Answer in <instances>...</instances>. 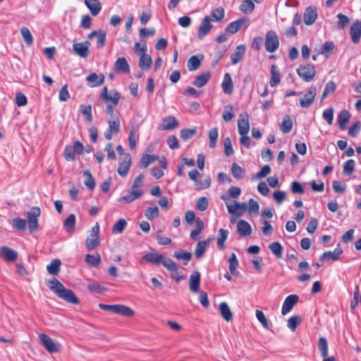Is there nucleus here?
<instances>
[{
  "label": "nucleus",
  "mask_w": 361,
  "mask_h": 361,
  "mask_svg": "<svg viewBox=\"0 0 361 361\" xmlns=\"http://www.w3.org/2000/svg\"><path fill=\"white\" fill-rule=\"evenodd\" d=\"M143 193L144 192H135L130 190L128 195L119 197L118 199V201L121 203L129 204L134 201L135 200L142 197Z\"/></svg>",
  "instance_id": "obj_28"
},
{
  "label": "nucleus",
  "mask_w": 361,
  "mask_h": 361,
  "mask_svg": "<svg viewBox=\"0 0 361 361\" xmlns=\"http://www.w3.org/2000/svg\"><path fill=\"white\" fill-rule=\"evenodd\" d=\"M100 97L106 102L111 101L114 105H117L121 97L120 94L116 91L114 92L111 95H109L108 89L106 87H104L100 94Z\"/></svg>",
  "instance_id": "obj_23"
},
{
  "label": "nucleus",
  "mask_w": 361,
  "mask_h": 361,
  "mask_svg": "<svg viewBox=\"0 0 361 361\" xmlns=\"http://www.w3.org/2000/svg\"><path fill=\"white\" fill-rule=\"evenodd\" d=\"M131 166V156L130 154L127 153L124 154V158L123 161L119 163L117 172L118 173L122 176L125 177L130 169Z\"/></svg>",
  "instance_id": "obj_16"
},
{
  "label": "nucleus",
  "mask_w": 361,
  "mask_h": 361,
  "mask_svg": "<svg viewBox=\"0 0 361 361\" xmlns=\"http://www.w3.org/2000/svg\"><path fill=\"white\" fill-rule=\"evenodd\" d=\"M84 2L93 16H97L102 10V4L99 0H85Z\"/></svg>",
  "instance_id": "obj_22"
},
{
  "label": "nucleus",
  "mask_w": 361,
  "mask_h": 361,
  "mask_svg": "<svg viewBox=\"0 0 361 361\" xmlns=\"http://www.w3.org/2000/svg\"><path fill=\"white\" fill-rule=\"evenodd\" d=\"M350 35L352 42L357 44L360 42L361 37V21L357 20L354 22L350 28Z\"/></svg>",
  "instance_id": "obj_18"
},
{
  "label": "nucleus",
  "mask_w": 361,
  "mask_h": 361,
  "mask_svg": "<svg viewBox=\"0 0 361 361\" xmlns=\"http://www.w3.org/2000/svg\"><path fill=\"white\" fill-rule=\"evenodd\" d=\"M302 318L299 315L290 317L288 320L287 326L292 331H295L298 326L301 323Z\"/></svg>",
  "instance_id": "obj_50"
},
{
  "label": "nucleus",
  "mask_w": 361,
  "mask_h": 361,
  "mask_svg": "<svg viewBox=\"0 0 361 361\" xmlns=\"http://www.w3.org/2000/svg\"><path fill=\"white\" fill-rule=\"evenodd\" d=\"M219 310L221 315L226 322H230L233 319V313L226 302H222L219 304Z\"/></svg>",
  "instance_id": "obj_31"
},
{
  "label": "nucleus",
  "mask_w": 361,
  "mask_h": 361,
  "mask_svg": "<svg viewBox=\"0 0 361 361\" xmlns=\"http://www.w3.org/2000/svg\"><path fill=\"white\" fill-rule=\"evenodd\" d=\"M39 338L43 345V346L49 351V353H56L59 350L60 344L58 342H56L49 336L46 334H41L39 335Z\"/></svg>",
  "instance_id": "obj_7"
},
{
  "label": "nucleus",
  "mask_w": 361,
  "mask_h": 361,
  "mask_svg": "<svg viewBox=\"0 0 361 361\" xmlns=\"http://www.w3.org/2000/svg\"><path fill=\"white\" fill-rule=\"evenodd\" d=\"M225 16V11L222 7H218L215 9H213L211 11L210 18L212 20L216 22H221Z\"/></svg>",
  "instance_id": "obj_43"
},
{
  "label": "nucleus",
  "mask_w": 361,
  "mask_h": 361,
  "mask_svg": "<svg viewBox=\"0 0 361 361\" xmlns=\"http://www.w3.org/2000/svg\"><path fill=\"white\" fill-rule=\"evenodd\" d=\"M196 132L195 128H184L180 130V136L183 140L186 141L192 138L196 134Z\"/></svg>",
  "instance_id": "obj_57"
},
{
  "label": "nucleus",
  "mask_w": 361,
  "mask_h": 361,
  "mask_svg": "<svg viewBox=\"0 0 361 361\" xmlns=\"http://www.w3.org/2000/svg\"><path fill=\"white\" fill-rule=\"evenodd\" d=\"M350 118V114L347 110H342L338 116V121L341 130L346 128V124Z\"/></svg>",
  "instance_id": "obj_38"
},
{
  "label": "nucleus",
  "mask_w": 361,
  "mask_h": 361,
  "mask_svg": "<svg viewBox=\"0 0 361 361\" xmlns=\"http://www.w3.org/2000/svg\"><path fill=\"white\" fill-rule=\"evenodd\" d=\"M281 81V74L278 71L276 65H272L271 67V79L269 84L271 87H275Z\"/></svg>",
  "instance_id": "obj_37"
},
{
  "label": "nucleus",
  "mask_w": 361,
  "mask_h": 361,
  "mask_svg": "<svg viewBox=\"0 0 361 361\" xmlns=\"http://www.w3.org/2000/svg\"><path fill=\"white\" fill-rule=\"evenodd\" d=\"M85 262L93 267H97L101 262V257L99 253L94 255L87 254L85 257Z\"/></svg>",
  "instance_id": "obj_41"
},
{
  "label": "nucleus",
  "mask_w": 361,
  "mask_h": 361,
  "mask_svg": "<svg viewBox=\"0 0 361 361\" xmlns=\"http://www.w3.org/2000/svg\"><path fill=\"white\" fill-rule=\"evenodd\" d=\"M297 73L304 81L310 82L315 76V67L311 64L300 65L297 69Z\"/></svg>",
  "instance_id": "obj_6"
},
{
  "label": "nucleus",
  "mask_w": 361,
  "mask_h": 361,
  "mask_svg": "<svg viewBox=\"0 0 361 361\" xmlns=\"http://www.w3.org/2000/svg\"><path fill=\"white\" fill-rule=\"evenodd\" d=\"M75 224V216L73 214H69L63 222V226L67 232H72L73 231Z\"/></svg>",
  "instance_id": "obj_48"
},
{
  "label": "nucleus",
  "mask_w": 361,
  "mask_h": 361,
  "mask_svg": "<svg viewBox=\"0 0 361 361\" xmlns=\"http://www.w3.org/2000/svg\"><path fill=\"white\" fill-rule=\"evenodd\" d=\"M61 261L59 259H55L47 266V271L50 274L56 275L60 271Z\"/></svg>",
  "instance_id": "obj_46"
},
{
  "label": "nucleus",
  "mask_w": 361,
  "mask_h": 361,
  "mask_svg": "<svg viewBox=\"0 0 361 361\" xmlns=\"http://www.w3.org/2000/svg\"><path fill=\"white\" fill-rule=\"evenodd\" d=\"M247 209L250 214H258L259 210V203L254 199H250Z\"/></svg>",
  "instance_id": "obj_64"
},
{
  "label": "nucleus",
  "mask_w": 361,
  "mask_h": 361,
  "mask_svg": "<svg viewBox=\"0 0 361 361\" xmlns=\"http://www.w3.org/2000/svg\"><path fill=\"white\" fill-rule=\"evenodd\" d=\"M271 252L274 255L276 259H281L283 256V247L279 242H273L268 246Z\"/></svg>",
  "instance_id": "obj_40"
},
{
  "label": "nucleus",
  "mask_w": 361,
  "mask_h": 361,
  "mask_svg": "<svg viewBox=\"0 0 361 361\" xmlns=\"http://www.w3.org/2000/svg\"><path fill=\"white\" fill-rule=\"evenodd\" d=\"M159 159V157L157 155L154 154H144L139 163V166L140 168L145 169L147 168L149 164Z\"/></svg>",
  "instance_id": "obj_35"
},
{
  "label": "nucleus",
  "mask_w": 361,
  "mask_h": 361,
  "mask_svg": "<svg viewBox=\"0 0 361 361\" xmlns=\"http://www.w3.org/2000/svg\"><path fill=\"white\" fill-rule=\"evenodd\" d=\"M230 272L234 276H238L239 272L237 270L238 260L235 253H232L228 259Z\"/></svg>",
  "instance_id": "obj_45"
},
{
  "label": "nucleus",
  "mask_w": 361,
  "mask_h": 361,
  "mask_svg": "<svg viewBox=\"0 0 361 361\" xmlns=\"http://www.w3.org/2000/svg\"><path fill=\"white\" fill-rule=\"evenodd\" d=\"M318 348L322 357L328 356V341L326 338L320 337L318 341Z\"/></svg>",
  "instance_id": "obj_51"
},
{
  "label": "nucleus",
  "mask_w": 361,
  "mask_h": 361,
  "mask_svg": "<svg viewBox=\"0 0 361 361\" xmlns=\"http://www.w3.org/2000/svg\"><path fill=\"white\" fill-rule=\"evenodd\" d=\"M221 87L225 94H231L233 92V85L231 76L229 73H226L221 83Z\"/></svg>",
  "instance_id": "obj_30"
},
{
  "label": "nucleus",
  "mask_w": 361,
  "mask_h": 361,
  "mask_svg": "<svg viewBox=\"0 0 361 361\" xmlns=\"http://www.w3.org/2000/svg\"><path fill=\"white\" fill-rule=\"evenodd\" d=\"M245 46L244 44L238 45L231 56V60L232 63H238L245 55Z\"/></svg>",
  "instance_id": "obj_29"
},
{
  "label": "nucleus",
  "mask_w": 361,
  "mask_h": 361,
  "mask_svg": "<svg viewBox=\"0 0 361 361\" xmlns=\"http://www.w3.org/2000/svg\"><path fill=\"white\" fill-rule=\"evenodd\" d=\"M279 39L278 35L274 30L267 31L265 37V49L267 52H275L279 47Z\"/></svg>",
  "instance_id": "obj_4"
},
{
  "label": "nucleus",
  "mask_w": 361,
  "mask_h": 361,
  "mask_svg": "<svg viewBox=\"0 0 361 361\" xmlns=\"http://www.w3.org/2000/svg\"><path fill=\"white\" fill-rule=\"evenodd\" d=\"M174 257L177 259L183 260V264L186 265V264H188V262L191 259L192 255L188 251L181 250L179 251H176L174 252Z\"/></svg>",
  "instance_id": "obj_44"
},
{
  "label": "nucleus",
  "mask_w": 361,
  "mask_h": 361,
  "mask_svg": "<svg viewBox=\"0 0 361 361\" xmlns=\"http://www.w3.org/2000/svg\"><path fill=\"white\" fill-rule=\"evenodd\" d=\"M147 45L143 44L140 48V53H139V67L144 71H147L152 67V59L149 55L146 54Z\"/></svg>",
  "instance_id": "obj_8"
},
{
  "label": "nucleus",
  "mask_w": 361,
  "mask_h": 361,
  "mask_svg": "<svg viewBox=\"0 0 361 361\" xmlns=\"http://www.w3.org/2000/svg\"><path fill=\"white\" fill-rule=\"evenodd\" d=\"M27 221L25 219L19 217L13 219V227L17 231H23L26 228Z\"/></svg>",
  "instance_id": "obj_54"
},
{
  "label": "nucleus",
  "mask_w": 361,
  "mask_h": 361,
  "mask_svg": "<svg viewBox=\"0 0 361 361\" xmlns=\"http://www.w3.org/2000/svg\"><path fill=\"white\" fill-rule=\"evenodd\" d=\"M178 121L174 116H169L162 119V123L159 127V130H173L178 126Z\"/></svg>",
  "instance_id": "obj_17"
},
{
  "label": "nucleus",
  "mask_w": 361,
  "mask_h": 361,
  "mask_svg": "<svg viewBox=\"0 0 361 361\" xmlns=\"http://www.w3.org/2000/svg\"><path fill=\"white\" fill-rule=\"evenodd\" d=\"M334 110L332 107L326 109L322 114L323 118L327 122L329 125H331L334 120Z\"/></svg>",
  "instance_id": "obj_63"
},
{
  "label": "nucleus",
  "mask_w": 361,
  "mask_h": 361,
  "mask_svg": "<svg viewBox=\"0 0 361 361\" xmlns=\"http://www.w3.org/2000/svg\"><path fill=\"white\" fill-rule=\"evenodd\" d=\"M20 33L26 44L27 46L32 45L33 43V37L29 29L26 27H23L20 29Z\"/></svg>",
  "instance_id": "obj_53"
},
{
  "label": "nucleus",
  "mask_w": 361,
  "mask_h": 361,
  "mask_svg": "<svg viewBox=\"0 0 361 361\" xmlns=\"http://www.w3.org/2000/svg\"><path fill=\"white\" fill-rule=\"evenodd\" d=\"M142 258L146 262L154 264L161 263L166 269L171 272L176 271L178 269V266L173 260L157 252L147 253Z\"/></svg>",
  "instance_id": "obj_2"
},
{
  "label": "nucleus",
  "mask_w": 361,
  "mask_h": 361,
  "mask_svg": "<svg viewBox=\"0 0 361 361\" xmlns=\"http://www.w3.org/2000/svg\"><path fill=\"white\" fill-rule=\"evenodd\" d=\"M293 123L290 116L286 115L284 116L281 124L280 125V130L283 133H288L293 128Z\"/></svg>",
  "instance_id": "obj_39"
},
{
  "label": "nucleus",
  "mask_w": 361,
  "mask_h": 361,
  "mask_svg": "<svg viewBox=\"0 0 361 361\" xmlns=\"http://www.w3.org/2000/svg\"><path fill=\"white\" fill-rule=\"evenodd\" d=\"M126 226V221L124 219H121L113 226L112 232L114 233H121Z\"/></svg>",
  "instance_id": "obj_56"
},
{
  "label": "nucleus",
  "mask_w": 361,
  "mask_h": 361,
  "mask_svg": "<svg viewBox=\"0 0 361 361\" xmlns=\"http://www.w3.org/2000/svg\"><path fill=\"white\" fill-rule=\"evenodd\" d=\"M210 240L211 239L208 238L207 240L199 241L197 243L195 250V255L197 258H201L204 255L207 246L208 245Z\"/></svg>",
  "instance_id": "obj_36"
},
{
  "label": "nucleus",
  "mask_w": 361,
  "mask_h": 361,
  "mask_svg": "<svg viewBox=\"0 0 361 361\" xmlns=\"http://www.w3.org/2000/svg\"><path fill=\"white\" fill-rule=\"evenodd\" d=\"M90 42L85 41L83 42H77L73 44V50L74 53L81 58H87L90 54L89 47Z\"/></svg>",
  "instance_id": "obj_10"
},
{
  "label": "nucleus",
  "mask_w": 361,
  "mask_h": 361,
  "mask_svg": "<svg viewBox=\"0 0 361 361\" xmlns=\"http://www.w3.org/2000/svg\"><path fill=\"white\" fill-rule=\"evenodd\" d=\"M355 163L353 159L346 161L343 165V172L345 175H351L355 169Z\"/></svg>",
  "instance_id": "obj_61"
},
{
  "label": "nucleus",
  "mask_w": 361,
  "mask_h": 361,
  "mask_svg": "<svg viewBox=\"0 0 361 361\" xmlns=\"http://www.w3.org/2000/svg\"><path fill=\"white\" fill-rule=\"evenodd\" d=\"M115 314L123 316V317H132L134 315V310L124 305H116Z\"/></svg>",
  "instance_id": "obj_34"
},
{
  "label": "nucleus",
  "mask_w": 361,
  "mask_h": 361,
  "mask_svg": "<svg viewBox=\"0 0 361 361\" xmlns=\"http://www.w3.org/2000/svg\"><path fill=\"white\" fill-rule=\"evenodd\" d=\"M237 230L241 236H249L252 233V228L248 222L245 220H240L237 224Z\"/></svg>",
  "instance_id": "obj_25"
},
{
  "label": "nucleus",
  "mask_w": 361,
  "mask_h": 361,
  "mask_svg": "<svg viewBox=\"0 0 361 361\" xmlns=\"http://www.w3.org/2000/svg\"><path fill=\"white\" fill-rule=\"evenodd\" d=\"M104 78H105L103 74L98 75L95 73H92L86 78V80L91 87H94L102 85L104 82Z\"/></svg>",
  "instance_id": "obj_24"
},
{
  "label": "nucleus",
  "mask_w": 361,
  "mask_h": 361,
  "mask_svg": "<svg viewBox=\"0 0 361 361\" xmlns=\"http://www.w3.org/2000/svg\"><path fill=\"white\" fill-rule=\"evenodd\" d=\"M255 6L252 1L245 0L240 6V10L244 13H250L255 10Z\"/></svg>",
  "instance_id": "obj_49"
},
{
  "label": "nucleus",
  "mask_w": 361,
  "mask_h": 361,
  "mask_svg": "<svg viewBox=\"0 0 361 361\" xmlns=\"http://www.w3.org/2000/svg\"><path fill=\"white\" fill-rule=\"evenodd\" d=\"M238 132L240 135H245L248 133L250 130V124L248 121V115L246 114L244 118L243 115H240V118L238 121Z\"/></svg>",
  "instance_id": "obj_19"
},
{
  "label": "nucleus",
  "mask_w": 361,
  "mask_h": 361,
  "mask_svg": "<svg viewBox=\"0 0 361 361\" xmlns=\"http://www.w3.org/2000/svg\"><path fill=\"white\" fill-rule=\"evenodd\" d=\"M115 71L121 73H126L130 71V66L124 57L118 58L114 63Z\"/></svg>",
  "instance_id": "obj_26"
},
{
  "label": "nucleus",
  "mask_w": 361,
  "mask_h": 361,
  "mask_svg": "<svg viewBox=\"0 0 361 361\" xmlns=\"http://www.w3.org/2000/svg\"><path fill=\"white\" fill-rule=\"evenodd\" d=\"M298 300L299 297L295 294L286 297L281 308V314L286 315L290 312L295 305L298 302Z\"/></svg>",
  "instance_id": "obj_15"
},
{
  "label": "nucleus",
  "mask_w": 361,
  "mask_h": 361,
  "mask_svg": "<svg viewBox=\"0 0 361 361\" xmlns=\"http://www.w3.org/2000/svg\"><path fill=\"white\" fill-rule=\"evenodd\" d=\"M108 124V129L113 132L114 134H118L120 132V121L118 118L114 120H109Z\"/></svg>",
  "instance_id": "obj_62"
},
{
  "label": "nucleus",
  "mask_w": 361,
  "mask_h": 361,
  "mask_svg": "<svg viewBox=\"0 0 361 361\" xmlns=\"http://www.w3.org/2000/svg\"><path fill=\"white\" fill-rule=\"evenodd\" d=\"M218 128H213L209 131V147L212 149H214L216 146V141L218 138Z\"/></svg>",
  "instance_id": "obj_52"
},
{
  "label": "nucleus",
  "mask_w": 361,
  "mask_h": 361,
  "mask_svg": "<svg viewBox=\"0 0 361 361\" xmlns=\"http://www.w3.org/2000/svg\"><path fill=\"white\" fill-rule=\"evenodd\" d=\"M317 95V91L315 87H310L307 92L304 94V97L300 99V104L302 108L310 107L313 102L314 101Z\"/></svg>",
  "instance_id": "obj_13"
},
{
  "label": "nucleus",
  "mask_w": 361,
  "mask_h": 361,
  "mask_svg": "<svg viewBox=\"0 0 361 361\" xmlns=\"http://www.w3.org/2000/svg\"><path fill=\"white\" fill-rule=\"evenodd\" d=\"M48 286L59 298L71 304H79V300L74 293L71 289L65 288L58 279L50 280L48 282Z\"/></svg>",
  "instance_id": "obj_1"
},
{
  "label": "nucleus",
  "mask_w": 361,
  "mask_h": 361,
  "mask_svg": "<svg viewBox=\"0 0 361 361\" xmlns=\"http://www.w3.org/2000/svg\"><path fill=\"white\" fill-rule=\"evenodd\" d=\"M1 255L6 261L13 262L17 259L18 253L8 247L2 246L1 247Z\"/></svg>",
  "instance_id": "obj_27"
},
{
  "label": "nucleus",
  "mask_w": 361,
  "mask_h": 361,
  "mask_svg": "<svg viewBox=\"0 0 361 361\" xmlns=\"http://www.w3.org/2000/svg\"><path fill=\"white\" fill-rule=\"evenodd\" d=\"M210 77H211L210 71H206V72L202 73L201 75L197 76L195 78L194 81L192 82V84L195 87H202L207 83Z\"/></svg>",
  "instance_id": "obj_33"
},
{
  "label": "nucleus",
  "mask_w": 361,
  "mask_h": 361,
  "mask_svg": "<svg viewBox=\"0 0 361 361\" xmlns=\"http://www.w3.org/2000/svg\"><path fill=\"white\" fill-rule=\"evenodd\" d=\"M212 19L209 16H205L198 27L197 37L199 39H203L212 29L213 25L211 23Z\"/></svg>",
  "instance_id": "obj_9"
},
{
  "label": "nucleus",
  "mask_w": 361,
  "mask_h": 361,
  "mask_svg": "<svg viewBox=\"0 0 361 361\" xmlns=\"http://www.w3.org/2000/svg\"><path fill=\"white\" fill-rule=\"evenodd\" d=\"M343 253V250L339 247V245L334 251H327L324 252L320 256L321 261H326L329 259H331L334 261H336L339 259L340 255Z\"/></svg>",
  "instance_id": "obj_21"
},
{
  "label": "nucleus",
  "mask_w": 361,
  "mask_h": 361,
  "mask_svg": "<svg viewBox=\"0 0 361 361\" xmlns=\"http://www.w3.org/2000/svg\"><path fill=\"white\" fill-rule=\"evenodd\" d=\"M201 61L197 56H192L188 61V69L189 71H196L200 68Z\"/></svg>",
  "instance_id": "obj_47"
},
{
  "label": "nucleus",
  "mask_w": 361,
  "mask_h": 361,
  "mask_svg": "<svg viewBox=\"0 0 361 361\" xmlns=\"http://www.w3.org/2000/svg\"><path fill=\"white\" fill-rule=\"evenodd\" d=\"M231 173L235 179H243L245 176V171L237 163L232 164Z\"/></svg>",
  "instance_id": "obj_42"
},
{
  "label": "nucleus",
  "mask_w": 361,
  "mask_h": 361,
  "mask_svg": "<svg viewBox=\"0 0 361 361\" xmlns=\"http://www.w3.org/2000/svg\"><path fill=\"white\" fill-rule=\"evenodd\" d=\"M99 225L98 223L92 228L90 233L86 239L85 246L88 250H92L98 247L100 244L99 239Z\"/></svg>",
  "instance_id": "obj_5"
},
{
  "label": "nucleus",
  "mask_w": 361,
  "mask_h": 361,
  "mask_svg": "<svg viewBox=\"0 0 361 361\" xmlns=\"http://www.w3.org/2000/svg\"><path fill=\"white\" fill-rule=\"evenodd\" d=\"M80 112L85 116V120L88 123H91L92 121V106L90 104L85 106H80Z\"/></svg>",
  "instance_id": "obj_55"
},
{
  "label": "nucleus",
  "mask_w": 361,
  "mask_h": 361,
  "mask_svg": "<svg viewBox=\"0 0 361 361\" xmlns=\"http://www.w3.org/2000/svg\"><path fill=\"white\" fill-rule=\"evenodd\" d=\"M337 18L338 19L337 25L341 30L344 29L350 23L349 18L343 13H338Z\"/></svg>",
  "instance_id": "obj_59"
},
{
  "label": "nucleus",
  "mask_w": 361,
  "mask_h": 361,
  "mask_svg": "<svg viewBox=\"0 0 361 361\" xmlns=\"http://www.w3.org/2000/svg\"><path fill=\"white\" fill-rule=\"evenodd\" d=\"M41 214L40 208L38 207H33L26 213L27 222L28 229L32 233L39 228L38 217Z\"/></svg>",
  "instance_id": "obj_3"
},
{
  "label": "nucleus",
  "mask_w": 361,
  "mask_h": 361,
  "mask_svg": "<svg viewBox=\"0 0 361 361\" xmlns=\"http://www.w3.org/2000/svg\"><path fill=\"white\" fill-rule=\"evenodd\" d=\"M228 212L230 214L240 217L247 209V204L245 202L239 203L235 202L234 204H226Z\"/></svg>",
  "instance_id": "obj_11"
},
{
  "label": "nucleus",
  "mask_w": 361,
  "mask_h": 361,
  "mask_svg": "<svg viewBox=\"0 0 361 361\" xmlns=\"http://www.w3.org/2000/svg\"><path fill=\"white\" fill-rule=\"evenodd\" d=\"M159 211L157 206L149 207L145 211V216L149 220H152L159 216Z\"/></svg>",
  "instance_id": "obj_58"
},
{
  "label": "nucleus",
  "mask_w": 361,
  "mask_h": 361,
  "mask_svg": "<svg viewBox=\"0 0 361 361\" xmlns=\"http://www.w3.org/2000/svg\"><path fill=\"white\" fill-rule=\"evenodd\" d=\"M83 174L87 177L85 185L88 189L92 190L95 187V181L93 176L89 171H85Z\"/></svg>",
  "instance_id": "obj_60"
},
{
  "label": "nucleus",
  "mask_w": 361,
  "mask_h": 361,
  "mask_svg": "<svg viewBox=\"0 0 361 361\" xmlns=\"http://www.w3.org/2000/svg\"><path fill=\"white\" fill-rule=\"evenodd\" d=\"M249 22V18L243 17L235 21L230 23L226 27L225 30L226 32L231 34L236 33L244 25L247 24Z\"/></svg>",
  "instance_id": "obj_12"
},
{
  "label": "nucleus",
  "mask_w": 361,
  "mask_h": 361,
  "mask_svg": "<svg viewBox=\"0 0 361 361\" xmlns=\"http://www.w3.org/2000/svg\"><path fill=\"white\" fill-rule=\"evenodd\" d=\"M228 231L225 230L224 228H220L218 231V236H217V247L219 250H223L225 249V241L227 240L228 236Z\"/></svg>",
  "instance_id": "obj_32"
},
{
  "label": "nucleus",
  "mask_w": 361,
  "mask_h": 361,
  "mask_svg": "<svg viewBox=\"0 0 361 361\" xmlns=\"http://www.w3.org/2000/svg\"><path fill=\"white\" fill-rule=\"evenodd\" d=\"M317 18V9L314 6L306 8L303 14V20L305 25H311L316 21Z\"/></svg>",
  "instance_id": "obj_14"
},
{
  "label": "nucleus",
  "mask_w": 361,
  "mask_h": 361,
  "mask_svg": "<svg viewBox=\"0 0 361 361\" xmlns=\"http://www.w3.org/2000/svg\"><path fill=\"white\" fill-rule=\"evenodd\" d=\"M200 274L197 271H194L190 276L189 287L192 292H197L200 288Z\"/></svg>",
  "instance_id": "obj_20"
}]
</instances>
